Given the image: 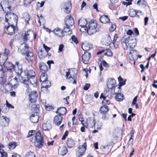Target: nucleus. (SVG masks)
Here are the masks:
<instances>
[{"mask_svg":"<svg viewBox=\"0 0 157 157\" xmlns=\"http://www.w3.org/2000/svg\"><path fill=\"white\" fill-rule=\"evenodd\" d=\"M109 19L108 17L106 15L100 17V21L101 23L105 24L109 21Z\"/></svg>","mask_w":157,"mask_h":157,"instance_id":"38","label":"nucleus"},{"mask_svg":"<svg viewBox=\"0 0 157 157\" xmlns=\"http://www.w3.org/2000/svg\"><path fill=\"white\" fill-rule=\"evenodd\" d=\"M45 73H42L40 76V81L42 82L48 79V75Z\"/></svg>","mask_w":157,"mask_h":157,"instance_id":"41","label":"nucleus"},{"mask_svg":"<svg viewBox=\"0 0 157 157\" xmlns=\"http://www.w3.org/2000/svg\"><path fill=\"white\" fill-rule=\"evenodd\" d=\"M129 16L132 17L136 16L139 18V16L142 14V12L140 10H136L133 9H131L129 10Z\"/></svg>","mask_w":157,"mask_h":157,"instance_id":"18","label":"nucleus"},{"mask_svg":"<svg viewBox=\"0 0 157 157\" xmlns=\"http://www.w3.org/2000/svg\"><path fill=\"white\" fill-rule=\"evenodd\" d=\"M32 141L36 147L40 148L42 147L44 143V138L39 131L36 132L34 139H33Z\"/></svg>","mask_w":157,"mask_h":157,"instance_id":"1","label":"nucleus"},{"mask_svg":"<svg viewBox=\"0 0 157 157\" xmlns=\"http://www.w3.org/2000/svg\"><path fill=\"white\" fill-rule=\"evenodd\" d=\"M104 54L105 55L109 57L112 56L113 55V53L109 49L107 50L106 52Z\"/></svg>","mask_w":157,"mask_h":157,"instance_id":"54","label":"nucleus"},{"mask_svg":"<svg viewBox=\"0 0 157 157\" xmlns=\"http://www.w3.org/2000/svg\"><path fill=\"white\" fill-rule=\"evenodd\" d=\"M71 40L75 44H77L78 43L77 38L74 35H73L71 37Z\"/></svg>","mask_w":157,"mask_h":157,"instance_id":"60","label":"nucleus"},{"mask_svg":"<svg viewBox=\"0 0 157 157\" xmlns=\"http://www.w3.org/2000/svg\"><path fill=\"white\" fill-rule=\"evenodd\" d=\"M36 133V131L35 130H32L29 131V132L28 135L27 137L29 138L33 135L34 134Z\"/></svg>","mask_w":157,"mask_h":157,"instance_id":"59","label":"nucleus"},{"mask_svg":"<svg viewBox=\"0 0 157 157\" xmlns=\"http://www.w3.org/2000/svg\"><path fill=\"white\" fill-rule=\"evenodd\" d=\"M81 47L85 51H87L92 48V45L88 43L83 44Z\"/></svg>","mask_w":157,"mask_h":157,"instance_id":"33","label":"nucleus"},{"mask_svg":"<svg viewBox=\"0 0 157 157\" xmlns=\"http://www.w3.org/2000/svg\"><path fill=\"white\" fill-rule=\"evenodd\" d=\"M48 87L42 86L41 89V91L44 93H47L48 91Z\"/></svg>","mask_w":157,"mask_h":157,"instance_id":"61","label":"nucleus"},{"mask_svg":"<svg viewBox=\"0 0 157 157\" xmlns=\"http://www.w3.org/2000/svg\"><path fill=\"white\" fill-rule=\"evenodd\" d=\"M25 75L27 76V78L32 77H34L35 76V73L33 70H25Z\"/></svg>","mask_w":157,"mask_h":157,"instance_id":"26","label":"nucleus"},{"mask_svg":"<svg viewBox=\"0 0 157 157\" xmlns=\"http://www.w3.org/2000/svg\"><path fill=\"white\" fill-rule=\"evenodd\" d=\"M2 75L0 78V84L1 85H4L6 83V76L5 72L3 71L1 72Z\"/></svg>","mask_w":157,"mask_h":157,"instance_id":"28","label":"nucleus"},{"mask_svg":"<svg viewBox=\"0 0 157 157\" xmlns=\"http://www.w3.org/2000/svg\"><path fill=\"white\" fill-rule=\"evenodd\" d=\"M25 59L29 63L31 62L34 59V56L33 53L29 52L26 54Z\"/></svg>","mask_w":157,"mask_h":157,"instance_id":"30","label":"nucleus"},{"mask_svg":"<svg viewBox=\"0 0 157 157\" xmlns=\"http://www.w3.org/2000/svg\"><path fill=\"white\" fill-rule=\"evenodd\" d=\"M78 25L83 28H85L86 29V25H87V21L85 19H81L79 20L78 21Z\"/></svg>","mask_w":157,"mask_h":157,"instance_id":"31","label":"nucleus"},{"mask_svg":"<svg viewBox=\"0 0 157 157\" xmlns=\"http://www.w3.org/2000/svg\"><path fill=\"white\" fill-rule=\"evenodd\" d=\"M2 63L4 65V67L7 69L8 71H9L10 72L14 71V68L15 66L12 63L8 62H6V61H4V62H2Z\"/></svg>","mask_w":157,"mask_h":157,"instance_id":"17","label":"nucleus"},{"mask_svg":"<svg viewBox=\"0 0 157 157\" xmlns=\"http://www.w3.org/2000/svg\"><path fill=\"white\" fill-rule=\"evenodd\" d=\"M37 78L34 77H32L28 78L23 79V82L27 86H33V87H36L37 86Z\"/></svg>","mask_w":157,"mask_h":157,"instance_id":"5","label":"nucleus"},{"mask_svg":"<svg viewBox=\"0 0 157 157\" xmlns=\"http://www.w3.org/2000/svg\"><path fill=\"white\" fill-rule=\"evenodd\" d=\"M117 90V91H116V90H114V93H113V94H117L116 96L115 97V98L117 101H121L122 100L123 98V94L121 93H118L120 92L119 91L118 92V89Z\"/></svg>","mask_w":157,"mask_h":157,"instance_id":"27","label":"nucleus"},{"mask_svg":"<svg viewBox=\"0 0 157 157\" xmlns=\"http://www.w3.org/2000/svg\"><path fill=\"white\" fill-rule=\"evenodd\" d=\"M77 70L73 69L66 72V77L69 82L72 84H76V81L75 78L77 73Z\"/></svg>","mask_w":157,"mask_h":157,"instance_id":"4","label":"nucleus"},{"mask_svg":"<svg viewBox=\"0 0 157 157\" xmlns=\"http://www.w3.org/2000/svg\"><path fill=\"white\" fill-rule=\"evenodd\" d=\"M110 47L111 48H117L118 47V45L115 42H114V43H113V42H112L110 44Z\"/></svg>","mask_w":157,"mask_h":157,"instance_id":"55","label":"nucleus"},{"mask_svg":"<svg viewBox=\"0 0 157 157\" xmlns=\"http://www.w3.org/2000/svg\"><path fill=\"white\" fill-rule=\"evenodd\" d=\"M67 147L69 148L72 147L75 144L74 141L71 139H68L66 142Z\"/></svg>","mask_w":157,"mask_h":157,"instance_id":"39","label":"nucleus"},{"mask_svg":"<svg viewBox=\"0 0 157 157\" xmlns=\"http://www.w3.org/2000/svg\"><path fill=\"white\" fill-rule=\"evenodd\" d=\"M6 106L9 108L14 109V107L8 103L7 100L6 101Z\"/></svg>","mask_w":157,"mask_h":157,"instance_id":"63","label":"nucleus"},{"mask_svg":"<svg viewBox=\"0 0 157 157\" xmlns=\"http://www.w3.org/2000/svg\"><path fill=\"white\" fill-rule=\"evenodd\" d=\"M107 85L109 89L111 90H113L114 89V90H115L116 87H117V86H116L115 80L112 78H110L108 79Z\"/></svg>","mask_w":157,"mask_h":157,"instance_id":"10","label":"nucleus"},{"mask_svg":"<svg viewBox=\"0 0 157 157\" xmlns=\"http://www.w3.org/2000/svg\"><path fill=\"white\" fill-rule=\"evenodd\" d=\"M86 143L85 142L82 145L79 146L76 150V154L78 157L83 155L86 149Z\"/></svg>","mask_w":157,"mask_h":157,"instance_id":"8","label":"nucleus"},{"mask_svg":"<svg viewBox=\"0 0 157 157\" xmlns=\"http://www.w3.org/2000/svg\"><path fill=\"white\" fill-rule=\"evenodd\" d=\"M145 2L144 0H140L137 1V4L139 6H142L145 5Z\"/></svg>","mask_w":157,"mask_h":157,"instance_id":"57","label":"nucleus"},{"mask_svg":"<svg viewBox=\"0 0 157 157\" xmlns=\"http://www.w3.org/2000/svg\"><path fill=\"white\" fill-rule=\"evenodd\" d=\"M61 5L63 9H64V11L65 13H70L71 4L69 1L63 2L61 4Z\"/></svg>","mask_w":157,"mask_h":157,"instance_id":"11","label":"nucleus"},{"mask_svg":"<svg viewBox=\"0 0 157 157\" xmlns=\"http://www.w3.org/2000/svg\"><path fill=\"white\" fill-rule=\"evenodd\" d=\"M4 10L3 11L6 14L9 13V12L10 11V6L9 5V3L7 2V4H5V5L4 6Z\"/></svg>","mask_w":157,"mask_h":157,"instance_id":"44","label":"nucleus"},{"mask_svg":"<svg viewBox=\"0 0 157 157\" xmlns=\"http://www.w3.org/2000/svg\"><path fill=\"white\" fill-rule=\"evenodd\" d=\"M95 121L93 118L89 117L87 118L86 123H82L83 126L86 127L92 128L95 126Z\"/></svg>","mask_w":157,"mask_h":157,"instance_id":"12","label":"nucleus"},{"mask_svg":"<svg viewBox=\"0 0 157 157\" xmlns=\"http://www.w3.org/2000/svg\"><path fill=\"white\" fill-rule=\"evenodd\" d=\"M134 33L133 34L134 35L137 36L139 35V31L137 28H135L134 30Z\"/></svg>","mask_w":157,"mask_h":157,"instance_id":"64","label":"nucleus"},{"mask_svg":"<svg viewBox=\"0 0 157 157\" xmlns=\"http://www.w3.org/2000/svg\"><path fill=\"white\" fill-rule=\"evenodd\" d=\"M63 120V118L60 115H57L54 117V123L57 125H59Z\"/></svg>","mask_w":157,"mask_h":157,"instance_id":"25","label":"nucleus"},{"mask_svg":"<svg viewBox=\"0 0 157 157\" xmlns=\"http://www.w3.org/2000/svg\"><path fill=\"white\" fill-rule=\"evenodd\" d=\"M53 63L52 60H48L47 62V63L48 65L49 68L48 67L47 65L45 63L43 62H40L39 63V67L42 73L46 72L49 69H50L51 64Z\"/></svg>","mask_w":157,"mask_h":157,"instance_id":"6","label":"nucleus"},{"mask_svg":"<svg viewBox=\"0 0 157 157\" xmlns=\"http://www.w3.org/2000/svg\"><path fill=\"white\" fill-rule=\"evenodd\" d=\"M111 38L109 36L106 38L105 39V41L104 42L106 46L109 45L110 46V44H111Z\"/></svg>","mask_w":157,"mask_h":157,"instance_id":"46","label":"nucleus"},{"mask_svg":"<svg viewBox=\"0 0 157 157\" xmlns=\"http://www.w3.org/2000/svg\"><path fill=\"white\" fill-rule=\"evenodd\" d=\"M42 127L43 130L45 131H49L52 128L51 124L49 123H44L42 124Z\"/></svg>","mask_w":157,"mask_h":157,"instance_id":"37","label":"nucleus"},{"mask_svg":"<svg viewBox=\"0 0 157 157\" xmlns=\"http://www.w3.org/2000/svg\"><path fill=\"white\" fill-rule=\"evenodd\" d=\"M25 157H35V155L33 152H30L26 154Z\"/></svg>","mask_w":157,"mask_h":157,"instance_id":"56","label":"nucleus"},{"mask_svg":"<svg viewBox=\"0 0 157 157\" xmlns=\"http://www.w3.org/2000/svg\"><path fill=\"white\" fill-rule=\"evenodd\" d=\"M131 129L132 130L130 132L131 137L128 143V144L129 145L132 144L133 141V138H132V137L134 134V130H133V128H132Z\"/></svg>","mask_w":157,"mask_h":157,"instance_id":"45","label":"nucleus"},{"mask_svg":"<svg viewBox=\"0 0 157 157\" xmlns=\"http://www.w3.org/2000/svg\"><path fill=\"white\" fill-rule=\"evenodd\" d=\"M130 53L131 54L132 56L135 58H136V57L138 56V52L136 50L132 49L130 50Z\"/></svg>","mask_w":157,"mask_h":157,"instance_id":"53","label":"nucleus"},{"mask_svg":"<svg viewBox=\"0 0 157 157\" xmlns=\"http://www.w3.org/2000/svg\"><path fill=\"white\" fill-rule=\"evenodd\" d=\"M20 48V52L22 54H27L29 52V46L27 43H25L21 44Z\"/></svg>","mask_w":157,"mask_h":157,"instance_id":"14","label":"nucleus"},{"mask_svg":"<svg viewBox=\"0 0 157 157\" xmlns=\"http://www.w3.org/2000/svg\"><path fill=\"white\" fill-rule=\"evenodd\" d=\"M9 119L5 117L2 116L0 117V124L3 127H6L9 125Z\"/></svg>","mask_w":157,"mask_h":157,"instance_id":"19","label":"nucleus"},{"mask_svg":"<svg viewBox=\"0 0 157 157\" xmlns=\"http://www.w3.org/2000/svg\"><path fill=\"white\" fill-rule=\"evenodd\" d=\"M30 17L29 15L27 13H25L24 15L23 18L25 20V22L27 23H29V21L30 19Z\"/></svg>","mask_w":157,"mask_h":157,"instance_id":"49","label":"nucleus"},{"mask_svg":"<svg viewBox=\"0 0 157 157\" xmlns=\"http://www.w3.org/2000/svg\"><path fill=\"white\" fill-rule=\"evenodd\" d=\"M102 98H103V101H102V104L103 105H109L110 103V100L107 99V97H105L103 96L102 94H101L100 96V98L101 99Z\"/></svg>","mask_w":157,"mask_h":157,"instance_id":"36","label":"nucleus"},{"mask_svg":"<svg viewBox=\"0 0 157 157\" xmlns=\"http://www.w3.org/2000/svg\"><path fill=\"white\" fill-rule=\"evenodd\" d=\"M9 53V51L8 49H6L5 52L2 54L3 57H4L3 61H6L8 59V55Z\"/></svg>","mask_w":157,"mask_h":157,"instance_id":"50","label":"nucleus"},{"mask_svg":"<svg viewBox=\"0 0 157 157\" xmlns=\"http://www.w3.org/2000/svg\"><path fill=\"white\" fill-rule=\"evenodd\" d=\"M109 110L108 106L106 105H103L100 108L99 111L100 113L103 114L105 115Z\"/></svg>","mask_w":157,"mask_h":157,"instance_id":"35","label":"nucleus"},{"mask_svg":"<svg viewBox=\"0 0 157 157\" xmlns=\"http://www.w3.org/2000/svg\"><path fill=\"white\" fill-rule=\"evenodd\" d=\"M2 151H3V150H2ZM1 150H0V152L1 154V156L2 157H7V154L6 152L5 151L2 152L1 151Z\"/></svg>","mask_w":157,"mask_h":157,"instance_id":"62","label":"nucleus"},{"mask_svg":"<svg viewBox=\"0 0 157 157\" xmlns=\"http://www.w3.org/2000/svg\"><path fill=\"white\" fill-rule=\"evenodd\" d=\"M59 151L61 155H64L67 153L68 150L66 147L63 146L59 147Z\"/></svg>","mask_w":157,"mask_h":157,"instance_id":"32","label":"nucleus"},{"mask_svg":"<svg viewBox=\"0 0 157 157\" xmlns=\"http://www.w3.org/2000/svg\"><path fill=\"white\" fill-rule=\"evenodd\" d=\"M7 4V2L6 1H3L1 2L0 4V11L4 10V6L5 4Z\"/></svg>","mask_w":157,"mask_h":157,"instance_id":"51","label":"nucleus"},{"mask_svg":"<svg viewBox=\"0 0 157 157\" xmlns=\"http://www.w3.org/2000/svg\"><path fill=\"white\" fill-rule=\"evenodd\" d=\"M66 111V108L64 107H63L58 108L56 113H59V115H60V116L61 115H63L65 114Z\"/></svg>","mask_w":157,"mask_h":157,"instance_id":"40","label":"nucleus"},{"mask_svg":"<svg viewBox=\"0 0 157 157\" xmlns=\"http://www.w3.org/2000/svg\"><path fill=\"white\" fill-rule=\"evenodd\" d=\"M40 106L38 104L36 105L35 104H33L31 105V110L36 113L38 114L39 111V108Z\"/></svg>","mask_w":157,"mask_h":157,"instance_id":"34","label":"nucleus"},{"mask_svg":"<svg viewBox=\"0 0 157 157\" xmlns=\"http://www.w3.org/2000/svg\"><path fill=\"white\" fill-rule=\"evenodd\" d=\"M100 148L102 151H105L109 149V147L108 145L105 146L102 145L100 146Z\"/></svg>","mask_w":157,"mask_h":157,"instance_id":"58","label":"nucleus"},{"mask_svg":"<svg viewBox=\"0 0 157 157\" xmlns=\"http://www.w3.org/2000/svg\"><path fill=\"white\" fill-rule=\"evenodd\" d=\"M52 32L56 36L62 37L64 36V31L58 27H56L54 29Z\"/></svg>","mask_w":157,"mask_h":157,"instance_id":"16","label":"nucleus"},{"mask_svg":"<svg viewBox=\"0 0 157 157\" xmlns=\"http://www.w3.org/2000/svg\"><path fill=\"white\" fill-rule=\"evenodd\" d=\"M127 46H129L130 48H133L136 45V41L135 37L129 36Z\"/></svg>","mask_w":157,"mask_h":157,"instance_id":"15","label":"nucleus"},{"mask_svg":"<svg viewBox=\"0 0 157 157\" xmlns=\"http://www.w3.org/2000/svg\"><path fill=\"white\" fill-rule=\"evenodd\" d=\"M63 30L64 31V33H67V34L68 35L71 34V32L70 29V27L69 26H67L65 25Z\"/></svg>","mask_w":157,"mask_h":157,"instance_id":"43","label":"nucleus"},{"mask_svg":"<svg viewBox=\"0 0 157 157\" xmlns=\"http://www.w3.org/2000/svg\"><path fill=\"white\" fill-rule=\"evenodd\" d=\"M74 24V21L72 18L70 16H68L66 18L65 22V25L66 26H71Z\"/></svg>","mask_w":157,"mask_h":157,"instance_id":"21","label":"nucleus"},{"mask_svg":"<svg viewBox=\"0 0 157 157\" xmlns=\"http://www.w3.org/2000/svg\"><path fill=\"white\" fill-rule=\"evenodd\" d=\"M90 58V54L88 52H85L82 56V62L85 64L88 63Z\"/></svg>","mask_w":157,"mask_h":157,"instance_id":"22","label":"nucleus"},{"mask_svg":"<svg viewBox=\"0 0 157 157\" xmlns=\"http://www.w3.org/2000/svg\"><path fill=\"white\" fill-rule=\"evenodd\" d=\"M33 35V39L34 40H35L36 37V34L30 30H28L22 34V39L24 41H27Z\"/></svg>","mask_w":157,"mask_h":157,"instance_id":"7","label":"nucleus"},{"mask_svg":"<svg viewBox=\"0 0 157 157\" xmlns=\"http://www.w3.org/2000/svg\"><path fill=\"white\" fill-rule=\"evenodd\" d=\"M37 17L38 18V23H39L40 25H41V21L43 23L44 22V19L41 14L37 15Z\"/></svg>","mask_w":157,"mask_h":157,"instance_id":"48","label":"nucleus"},{"mask_svg":"<svg viewBox=\"0 0 157 157\" xmlns=\"http://www.w3.org/2000/svg\"><path fill=\"white\" fill-rule=\"evenodd\" d=\"M17 145V143L16 142L13 141L10 142L8 145V147L10 149H14Z\"/></svg>","mask_w":157,"mask_h":157,"instance_id":"42","label":"nucleus"},{"mask_svg":"<svg viewBox=\"0 0 157 157\" xmlns=\"http://www.w3.org/2000/svg\"><path fill=\"white\" fill-rule=\"evenodd\" d=\"M17 79V78L15 77L11 80L10 83H9V84L12 89H15L17 87L18 82Z\"/></svg>","mask_w":157,"mask_h":157,"instance_id":"23","label":"nucleus"},{"mask_svg":"<svg viewBox=\"0 0 157 157\" xmlns=\"http://www.w3.org/2000/svg\"><path fill=\"white\" fill-rule=\"evenodd\" d=\"M39 116L38 114H32L30 117V120L33 123H37L39 121Z\"/></svg>","mask_w":157,"mask_h":157,"instance_id":"24","label":"nucleus"},{"mask_svg":"<svg viewBox=\"0 0 157 157\" xmlns=\"http://www.w3.org/2000/svg\"><path fill=\"white\" fill-rule=\"evenodd\" d=\"M22 66L21 65L19 64V63L18 62L16 63V65L14 68V71L15 72L17 73L18 76L21 75V74L22 72Z\"/></svg>","mask_w":157,"mask_h":157,"instance_id":"20","label":"nucleus"},{"mask_svg":"<svg viewBox=\"0 0 157 157\" xmlns=\"http://www.w3.org/2000/svg\"><path fill=\"white\" fill-rule=\"evenodd\" d=\"M5 18V21L8 23V25H17L18 21L17 16L14 13H9L6 14Z\"/></svg>","mask_w":157,"mask_h":157,"instance_id":"3","label":"nucleus"},{"mask_svg":"<svg viewBox=\"0 0 157 157\" xmlns=\"http://www.w3.org/2000/svg\"><path fill=\"white\" fill-rule=\"evenodd\" d=\"M38 96L37 92L35 91H31L29 95V99L32 103H34L36 100Z\"/></svg>","mask_w":157,"mask_h":157,"instance_id":"13","label":"nucleus"},{"mask_svg":"<svg viewBox=\"0 0 157 157\" xmlns=\"http://www.w3.org/2000/svg\"><path fill=\"white\" fill-rule=\"evenodd\" d=\"M118 80L119 82V86L117 87V89H118V92L121 91V87L125 84L126 80H123V79L121 76H119L118 78Z\"/></svg>","mask_w":157,"mask_h":157,"instance_id":"29","label":"nucleus"},{"mask_svg":"<svg viewBox=\"0 0 157 157\" xmlns=\"http://www.w3.org/2000/svg\"><path fill=\"white\" fill-rule=\"evenodd\" d=\"M51 86V82L48 80L42 82V86H47L49 87H50Z\"/></svg>","mask_w":157,"mask_h":157,"instance_id":"47","label":"nucleus"},{"mask_svg":"<svg viewBox=\"0 0 157 157\" xmlns=\"http://www.w3.org/2000/svg\"><path fill=\"white\" fill-rule=\"evenodd\" d=\"M7 26L6 25L5 27L4 30L7 34L12 35L14 33L15 29L16 28V25L12 24V25H9Z\"/></svg>","mask_w":157,"mask_h":157,"instance_id":"9","label":"nucleus"},{"mask_svg":"<svg viewBox=\"0 0 157 157\" xmlns=\"http://www.w3.org/2000/svg\"><path fill=\"white\" fill-rule=\"evenodd\" d=\"M128 37L127 38H126V36H124L122 38L121 40V41L122 43H124L125 44L127 48V43L128 42Z\"/></svg>","mask_w":157,"mask_h":157,"instance_id":"52","label":"nucleus"},{"mask_svg":"<svg viewBox=\"0 0 157 157\" xmlns=\"http://www.w3.org/2000/svg\"><path fill=\"white\" fill-rule=\"evenodd\" d=\"M100 29V27L97 25L96 21H91L89 22L88 26L86 27V29H85L87 30L89 35H92L98 31Z\"/></svg>","mask_w":157,"mask_h":157,"instance_id":"2","label":"nucleus"}]
</instances>
